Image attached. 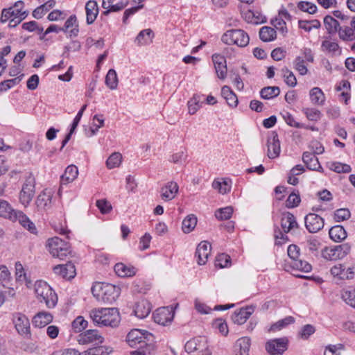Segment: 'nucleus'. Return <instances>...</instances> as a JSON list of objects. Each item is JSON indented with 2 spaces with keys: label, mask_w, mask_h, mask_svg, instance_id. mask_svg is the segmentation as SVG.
<instances>
[{
  "label": "nucleus",
  "mask_w": 355,
  "mask_h": 355,
  "mask_svg": "<svg viewBox=\"0 0 355 355\" xmlns=\"http://www.w3.org/2000/svg\"><path fill=\"white\" fill-rule=\"evenodd\" d=\"M148 336L150 337L152 335L147 331L135 329L128 334L126 340L130 347H139V355H150L151 351H153V347L146 343Z\"/></svg>",
  "instance_id": "f257e3e1"
},
{
  "label": "nucleus",
  "mask_w": 355,
  "mask_h": 355,
  "mask_svg": "<svg viewBox=\"0 0 355 355\" xmlns=\"http://www.w3.org/2000/svg\"><path fill=\"white\" fill-rule=\"evenodd\" d=\"M35 293L38 301L44 302L49 309L54 308L58 303L57 294L46 282L37 281L35 284Z\"/></svg>",
  "instance_id": "f03ea898"
},
{
  "label": "nucleus",
  "mask_w": 355,
  "mask_h": 355,
  "mask_svg": "<svg viewBox=\"0 0 355 355\" xmlns=\"http://www.w3.org/2000/svg\"><path fill=\"white\" fill-rule=\"evenodd\" d=\"M221 41L227 45H236L239 47H245L250 42L248 34L242 29H230L225 31Z\"/></svg>",
  "instance_id": "7ed1b4c3"
},
{
  "label": "nucleus",
  "mask_w": 355,
  "mask_h": 355,
  "mask_svg": "<svg viewBox=\"0 0 355 355\" xmlns=\"http://www.w3.org/2000/svg\"><path fill=\"white\" fill-rule=\"evenodd\" d=\"M47 247L50 254L60 259H64L71 252L68 243L57 236L48 240Z\"/></svg>",
  "instance_id": "20e7f679"
},
{
  "label": "nucleus",
  "mask_w": 355,
  "mask_h": 355,
  "mask_svg": "<svg viewBox=\"0 0 355 355\" xmlns=\"http://www.w3.org/2000/svg\"><path fill=\"white\" fill-rule=\"evenodd\" d=\"M184 348L187 355H211L207 339L204 337L187 341Z\"/></svg>",
  "instance_id": "39448f33"
},
{
  "label": "nucleus",
  "mask_w": 355,
  "mask_h": 355,
  "mask_svg": "<svg viewBox=\"0 0 355 355\" xmlns=\"http://www.w3.org/2000/svg\"><path fill=\"white\" fill-rule=\"evenodd\" d=\"M12 322L17 333L26 339H31V324L28 318L21 313L13 315Z\"/></svg>",
  "instance_id": "423d86ee"
},
{
  "label": "nucleus",
  "mask_w": 355,
  "mask_h": 355,
  "mask_svg": "<svg viewBox=\"0 0 355 355\" xmlns=\"http://www.w3.org/2000/svg\"><path fill=\"white\" fill-rule=\"evenodd\" d=\"M35 193V180L32 177L26 179L19 192V202L26 207L32 201Z\"/></svg>",
  "instance_id": "0eeeda50"
},
{
  "label": "nucleus",
  "mask_w": 355,
  "mask_h": 355,
  "mask_svg": "<svg viewBox=\"0 0 355 355\" xmlns=\"http://www.w3.org/2000/svg\"><path fill=\"white\" fill-rule=\"evenodd\" d=\"M94 297L105 304L109 303L111 299V285L105 282H96L92 287Z\"/></svg>",
  "instance_id": "6e6552de"
},
{
  "label": "nucleus",
  "mask_w": 355,
  "mask_h": 355,
  "mask_svg": "<svg viewBox=\"0 0 355 355\" xmlns=\"http://www.w3.org/2000/svg\"><path fill=\"white\" fill-rule=\"evenodd\" d=\"M77 340L80 345H92L94 346L101 345L103 341V337L96 329H89L80 333Z\"/></svg>",
  "instance_id": "1a4fd4ad"
},
{
  "label": "nucleus",
  "mask_w": 355,
  "mask_h": 355,
  "mask_svg": "<svg viewBox=\"0 0 355 355\" xmlns=\"http://www.w3.org/2000/svg\"><path fill=\"white\" fill-rule=\"evenodd\" d=\"M287 338H275L268 340L266 344V349L270 355H282L288 348Z\"/></svg>",
  "instance_id": "9d476101"
},
{
  "label": "nucleus",
  "mask_w": 355,
  "mask_h": 355,
  "mask_svg": "<svg viewBox=\"0 0 355 355\" xmlns=\"http://www.w3.org/2000/svg\"><path fill=\"white\" fill-rule=\"evenodd\" d=\"M173 318L174 311L170 307L159 308L153 313L154 321L163 326L170 324Z\"/></svg>",
  "instance_id": "9b49d317"
},
{
  "label": "nucleus",
  "mask_w": 355,
  "mask_h": 355,
  "mask_svg": "<svg viewBox=\"0 0 355 355\" xmlns=\"http://www.w3.org/2000/svg\"><path fill=\"white\" fill-rule=\"evenodd\" d=\"M305 226L311 233H316L324 227V219L320 216L310 213L304 218Z\"/></svg>",
  "instance_id": "f8f14e48"
},
{
  "label": "nucleus",
  "mask_w": 355,
  "mask_h": 355,
  "mask_svg": "<svg viewBox=\"0 0 355 355\" xmlns=\"http://www.w3.org/2000/svg\"><path fill=\"white\" fill-rule=\"evenodd\" d=\"M267 156L270 159L279 157L281 148L278 135L275 132H272L267 139Z\"/></svg>",
  "instance_id": "ddd939ff"
},
{
  "label": "nucleus",
  "mask_w": 355,
  "mask_h": 355,
  "mask_svg": "<svg viewBox=\"0 0 355 355\" xmlns=\"http://www.w3.org/2000/svg\"><path fill=\"white\" fill-rule=\"evenodd\" d=\"M345 255V252L343 250V246L341 245L326 247L322 250V257L329 261L340 259Z\"/></svg>",
  "instance_id": "4468645a"
},
{
  "label": "nucleus",
  "mask_w": 355,
  "mask_h": 355,
  "mask_svg": "<svg viewBox=\"0 0 355 355\" xmlns=\"http://www.w3.org/2000/svg\"><path fill=\"white\" fill-rule=\"evenodd\" d=\"M53 271L56 275L65 279H72L76 276L75 265L68 261L66 264H58L53 268Z\"/></svg>",
  "instance_id": "2eb2a0df"
},
{
  "label": "nucleus",
  "mask_w": 355,
  "mask_h": 355,
  "mask_svg": "<svg viewBox=\"0 0 355 355\" xmlns=\"http://www.w3.org/2000/svg\"><path fill=\"white\" fill-rule=\"evenodd\" d=\"M351 266L345 267L343 264H337L333 266L330 272L331 275L340 280L353 279Z\"/></svg>",
  "instance_id": "dca6fc26"
},
{
  "label": "nucleus",
  "mask_w": 355,
  "mask_h": 355,
  "mask_svg": "<svg viewBox=\"0 0 355 355\" xmlns=\"http://www.w3.org/2000/svg\"><path fill=\"white\" fill-rule=\"evenodd\" d=\"M111 310L110 308H101L97 310H93L91 312V318L94 322L102 326H111V319L110 315L102 314V311H108Z\"/></svg>",
  "instance_id": "f3484780"
},
{
  "label": "nucleus",
  "mask_w": 355,
  "mask_h": 355,
  "mask_svg": "<svg viewBox=\"0 0 355 355\" xmlns=\"http://www.w3.org/2000/svg\"><path fill=\"white\" fill-rule=\"evenodd\" d=\"M211 252V245L206 241H201L196 248V256L198 257V263L204 265L207 261Z\"/></svg>",
  "instance_id": "a211bd4d"
},
{
  "label": "nucleus",
  "mask_w": 355,
  "mask_h": 355,
  "mask_svg": "<svg viewBox=\"0 0 355 355\" xmlns=\"http://www.w3.org/2000/svg\"><path fill=\"white\" fill-rule=\"evenodd\" d=\"M16 218L12 222L18 221L19 224L28 230L31 233L37 234V228L35 224L29 219V218L21 211L17 210L15 215Z\"/></svg>",
  "instance_id": "6ab92c4d"
},
{
  "label": "nucleus",
  "mask_w": 355,
  "mask_h": 355,
  "mask_svg": "<svg viewBox=\"0 0 355 355\" xmlns=\"http://www.w3.org/2000/svg\"><path fill=\"white\" fill-rule=\"evenodd\" d=\"M179 187L175 182H168L161 189V197L166 201L173 200L178 192Z\"/></svg>",
  "instance_id": "aec40b11"
},
{
  "label": "nucleus",
  "mask_w": 355,
  "mask_h": 355,
  "mask_svg": "<svg viewBox=\"0 0 355 355\" xmlns=\"http://www.w3.org/2000/svg\"><path fill=\"white\" fill-rule=\"evenodd\" d=\"M253 312L254 308L252 306L241 308L239 311H234L232 316V319L234 323L242 324L247 321Z\"/></svg>",
  "instance_id": "412c9836"
},
{
  "label": "nucleus",
  "mask_w": 355,
  "mask_h": 355,
  "mask_svg": "<svg viewBox=\"0 0 355 355\" xmlns=\"http://www.w3.org/2000/svg\"><path fill=\"white\" fill-rule=\"evenodd\" d=\"M62 32L69 33L70 37H76L79 33L78 24L76 15H71L65 21L63 27L60 28Z\"/></svg>",
  "instance_id": "4be33fe9"
},
{
  "label": "nucleus",
  "mask_w": 355,
  "mask_h": 355,
  "mask_svg": "<svg viewBox=\"0 0 355 355\" xmlns=\"http://www.w3.org/2000/svg\"><path fill=\"white\" fill-rule=\"evenodd\" d=\"M53 318V315L50 313L41 311L33 318L32 322L34 327L42 328L51 323Z\"/></svg>",
  "instance_id": "5701e85b"
},
{
  "label": "nucleus",
  "mask_w": 355,
  "mask_h": 355,
  "mask_svg": "<svg viewBox=\"0 0 355 355\" xmlns=\"http://www.w3.org/2000/svg\"><path fill=\"white\" fill-rule=\"evenodd\" d=\"M281 225L285 233L299 227L295 217L290 212H286L283 215L281 219Z\"/></svg>",
  "instance_id": "b1692460"
},
{
  "label": "nucleus",
  "mask_w": 355,
  "mask_h": 355,
  "mask_svg": "<svg viewBox=\"0 0 355 355\" xmlns=\"http://www.w3.org/2000/svg\"><path fill=\"white\" fill-rule=\"evenodd\" d=\"M151 311V305L146 300H141L135 304L134 312L137 317L143 319L147 317Z\"/></svg>",
  "instance_id": "393cba45"
},
{
  "label": "nucleus",
  "mask_w": 355,
  "mask_h": 355,
  "mask_svg": "<svg viewBox=\"0 0 355 355\" xmlns=\"http://www.w3.org/2000/svg\"><path fill=\"white\" fill-rule=\"evenodd\" d=\"M250 341V338L246 336L238 339L234 345L235 355H249Z\"/></svg>",
  "instance_id": "a878e982"
},
{
  "label": "nucleus",
  "mask_w": 355,
  "mask_h": 355,
  "mask_svg": "<svg viewBox=\"0 0 355 355\" xmlns=\"http://www.w3.org/2000/svg\"><path fill=\"white\" fill-rule=\"evenodd\" d=\"M114 271L120 277H133L137 273V268L132 266H126L123 263H118L114 266Z\"/></svg>",
  "instance_id": "bb28decb"
},
{
  "label": "nucleus",
  "mask_w": 355,
  "mask_h": 355,
  "mask_svg": "<svg viewBox=\"0 0 355 355\" xmlns=\"http://www.w3.org/2000/svg\"><path fill=\"white\" fill-rule=\"evenodd\" d=\"M52 195L47 189L42 191L37 197L35 204L39 209L46 210L51 207Z\"/></svg>",
  "instance_id": "cd10ccee"
},
{
  "label": "nucleus",
  "mask_w": 355,
  "mask_h": 355,
  "mask_svg": "<svg viewBox=\"0 0 355 355\" xmlns=\"http://www.w3.org/2000/svg\"><path fill=\"white\" fill-rule=\"evenodd\" d=\"M17 210L14 209L11 205L3 199H0V216L8 219L9 220H13L16 218L15 215Z\"/></svg>",
  "instance_id": "c85d7f7f"
},
{
  "label": "nucleus",
  "mask_w": 355,
  "mask_h": 355,
  "mask_svg": "<svg viewBox=\"0 0 355 355\" xmlns=\"http://www.w3.org/2000/svg\"><path fill=\"white\" fill-rule=\"evenodd\" d=\"M302 160L309 170L318 171L322 169L317 157L311 153H304Z\"/></svg>",
  "instance_id": "c756f323"
},
{
  "label": "nucleus",
  "mask_w": 355,
  "mask_h": 355,
  "mask_svg": "<svg viewBox=\"0 0 355 355\" xmlns=\"http://www.w3.org/2000/svg\"><path fill=\"white\" fill-rule=\"evenodd\" d=\"M85 10L87 15V23L88 24H92L95 21L98 13L97 3L94 0H89L85 5Z\"/></svg>",
  "instance_id": "7c9ffc66"
},
{
  "label": "nucleus",
  "mask_w": 355,
  "mask_h": 355,
  "mask_svg": "<svg viewBox=\"0 0 355 355\" xmlns=\"http://www.w3.org/2000/svg\"><path fill=\"white\" fill-rule=\"evenodd\" d=\"M310 100L313 105H323L325 102V96L322 90L318 87L312 88L309 92Z\"/></svg>",
  "instance_id": "2f4dec72"
},
{
  "label": "nucleus",
  "mask_w": 355,
  "mask_h": 355,
  "mask_svg": "<svg viewBox=\"0 0 355 355\" xmlns=\"http://www.w3.org/2000/svg\"><path fill=\"white\" fill-rule=\"evenodd\" d=\"M78 175V168L75 165L68 166L64 173L61 176V183L68 184L73 181Z\"/></svg>",
  "instance_id": "473e14b6"
},
{
  "label": "nucleus",
  "mask_w": 355,
  "mask_h": 355,
  "mask_svg": "<svg viewBox=\"0 0 355 355\" xmlns=\"http://www.w3.org/2000/svg\"><path fill=\"white\" fill-rule=\"evenodd\" d=\"M329 234L330 238L336 242H340L347 237V232L341 225L332 227L329 231Z\"/></svg>",
  "instance_id": "72a5a7b5"
},
{
  "label": "nucleus",
  "mask_w": 355,
  "mask_h": 355,
  "mask_svg": "<svg viewBox=\"0 0 355 355\" xmlns=\"http://www.w3.org/2000/svg\"><path fill=\"white\" fill-rule=\"evenodd\" d=\"M221 94L230 106L234 107L237 106L239 103L238 98L230 87L223 86L221 89Z\"/></svg>",
  "instance_id": "f704fd0d"
},
{
  "label": "nucleus",
  "mask_w": 355,
  "mask_h": 355,
  "mask_svg": "<svg viewBox=\"0 0 355 355\" xmlns=\"http://www.w3.org/2000/svg\"><path fill=\"white\" fill-rule=\"evenodd\" d=\"M339 38L343 41H353L355 40V31L351 26H340L338 31Z\"/></svg>",
  "instance_id": "c9c22d12"
},
{
  "label": "nucleus",
  "mask_w": 355,
  "mask_h": 355,
  "mask_svg": "<svg viewBox=\"0 0 355 355\" xmlns=\"http://www.w3.org/2000/svg\"><path fill=\"white\" fill-rule=\"evenodd\" d=\"M295 321V318L293 316H287L284 319L279 320L275 323L272 324L268 331L270 332H276L280 331L281 329L286 327L288 325L294 323Z\"/></svg>",
  "instance_id": "e433bc0d"
},
{
  "label": "nucleus",
  "mask_w": 355,
  "mask_h": 355,
  "mask_svg": "<svg viewBox=\"0 0 355 355\" xmlns=\"http://www.w3.org/2000/svg\"><path fill=\"white\" fill-rule=\"evenodd\" d=\"M277 37L276 31L269 26H263L259 31V37L263 42H271Z\"/></svg>",
  "instance_id": "4c0bfd02"
},
{
  "label": "nucleus",
  "mask_w": 355,
  "mask_h": 355,
  "mask_svg": "<svg viewBox=\"0 0 355 355\" xmlns=\"http://www.w3.org/2000/svg\"><path fill=\"white\" fill-rule=\"evenodd\" d=\"M197 221V217L195 215H188L182 221V231L186 234L190 233L196 226Z\"/></svg>",
  "instance_id": "58836bf2"
},
{
  "label": "nucleus",
  "mask_w": 355,
  "mask_h": 355,
  "mask_svg": "<svg viewBox=\"0 0 355 355\" xmlns=\"http://www.w3.org/2000/svg\"><path fill=\"white\" fill-rule=\"evenodd\" d=\"M55 4V1L50 0L44 4L35 8L33 12V16L35 19H41Z\"/></svg>",
  "instance_id": "ea45409f"
},
{
  "label": "nucleus",
  "mask_w": 355,
  "mask_h": 355,
  "mask_svg": "<svg viewBox=\"0 0 355 355\" xmlns=\"http://www.w3.org/2000/svg\"><path fill=\"white\" fill-rule=\"evenodd\" d=\"M154 37L153 32L151 29L147 28L141 31L136 37V42L139 45H144L152 42Z\"/></svg>",
  "instance_id": "a19ab883"
},
{
  "label": "nucleus",
  "mask_w": 355,
  "mask_h": 355,
  "mask_svg": "<svg viewBox=\"0 0 355 355\" xmlns=\"http://www.w3.org/2000/svg\"><path fill=\"white\" fill-rule=\"evenodd\" d=\"M279 93L280 89L278 87L276 86L266 87L263 88L260 92L261 96L265 99H270L276 97L279 94Z\"/></svg>",
  "instance_id": "79ce46f5"
},
{
  "label": "nucleus",
  "mask_w": 355,
  "mask_h": 355,
  "mask_svg": "<svg viewBox=\"0 0 355 355\" xmlns=\"http://www.w3.org/2000/svg\"><path fill=\"white\" fill-rule=\"evenodd\" d=\"M299 27L306 32H310L313 28L318 29L321 26L320 21L317 19L307 21L299 20Z\"/></svg>",
  "instance_id": "37998d69"
},
{
  "label": "nucleus",
  "mask_w": 355,
  "mask_h": 355,
  "mask_svg": "<svg viewBox=\"0 0 355 355\" xmlns=\"http://www.w3.org/2000/svg\"><path fill=\"white\" fill-rule=\"evenodd\" d=\"M324 24L329 33L338 32L340 27L338 21L329 15L324 18Z\"/></svg>",
  "instance_id": "c03bdc74"
},
{
  "label": "nucleus",
  "mask_w": 355,
  "mask_h": 355,
  "mask_svg": "<svg viewBox=\"0 0 355 355\" xmlns=\"http://www.w3.org/2000/svg\"><path fill=\"white\" fill-rule=\"evenodd\" d=\"M342 299L349 305L355 308V288H351L342 291Z\"/></svg>",
  "instance_id": "a18cd8bd"
},
{
  "label": "nucleus",
  "mask_w": 355,
  "mask_h": 355,
  "mask_svg": "<svg viewBox=\"0 0 355 355\" xmlns=\"http://www.w3.org/2000/svg\"><path fill=\"white\" fill-rule=\"evenodd\" d=\"M109 354L110 352L107 347L98 345H96V347L89 348L83 353V355H108Z\"/></svg>",
  "instance_id": "49530a36"
},
{
  "label": "nucleus",
  "mask_w": 355,
  "mask_h": 355,
  "mask_svg": "<svg viewBox=\"0 0 355 355\" xmlns=\"http://www.w3.org/2000/svg\"><path fill=\"white\" fill-rule=\"evenodd\" d=\"M87 321L83 316H78L71 324L74 332L79 333L83 331L87 327Z\"/></svg>",
  "instance_id": "de8ad7c7"
},
{
  "label": "nucleus",
  "mask_w": 355,
  "mask_h": 355,
  "mask_svg": "<svg viewBox=\"0 0 355 355\" xmlns=\"http://www.w3.org/2000/svg\"><path fill=\"white\" fill-rule=\"evenodd\" d=\"M321 49L322 51L335 53L339 50V45L336 42H333L330 40H325L322 42Z\"/></svg>",
  "instance_id": "09e8293b"
},
{
  "label": "nucleus",
  "mask_w": 355,
  "mask_h": 355,
  "mask_svg": "<svg viewBox=\"0 0 355 355\" xmlns=\"http://www.w3.org/2000/svg\"><path fill=\"white\" fill-rule=\"evenodd\" d=\"M271 24L283 35H286V34L288 33L286 24L284 19L282 17H276L275 19L271 20Z\"/></svg>",
  "instance_id": "8fccbe9b"
},
{
  "label": "nucleus",
  "mask_w": 355,
  "mask_h": 355,
  "mask_svg": "<svg viewBox=\"0 0 355 355\" xmlns=\"http://www.w3.org/2000/svg\"><path fill=\"white\" fill-rule=\"evenodd\" d=\"M212 187L214 189L218 190V192L222 194L227 193L231 188L228 182L225 180H222V181L214 180L212 183Z\"/></svg>",
  "instance_id": "3c124183"
},
{
  "label": "nucleus",
  "mask_w": 355,
  "mask_h": 355,
  "mask_svg": "<svg viewBox=\"0 0 355 355\" xmlns=\"http://www.w3.org/2000/svg\"><path fill=\"white\" fill-rule=\"evenodd\" d=\"M233 213V208L230 206L218 209L215 216L218 220H227L231 218Z\"/></svg>",
  "instance_id": "603ef678"
},
{
  "label": "nucleus",
  "mask_w": 355,
  "mask_h": 355,
  "mask_svg": "<svg viewBox=\"0 0 355 355\" xmlns=\"http://www.w3.org/2000/svg\"><path fill=\"white\" fill-rule=\"evenodd\" d=\"M230 257L226 254H220L216 258L215 266L220 268H227L230 266Z\"/></svg>",
  "instance_id": "864d4df0"
},
{
  "label": "nucleus",
  "mask_w": 355,
  "mask_h": 355,
  "mask_svg": "<svg viewBox=\"0 0 355 355\" xmlns=\"http://www.w3.org/2000/svg\"><path fill=\"white\" fill-rule=\"evenodd\" d=\"M282 73L285 79L286 83L290 87H295L297 84V80L295 75L288 68L282 69Z\"/></svg>",
  "instance_id": "5fc2aeb1"
},
{
  "label": "nucleus",
  "mask_w": 355,
  "mask_h": 355,
  "mask_svg": "<svg viewBox=\"0 0 355 355\" xmlns=\"http://www.w3.org/2000/svg\"><path fill=\"white\" fill-rule=\"evenodd\" d=\"M292 265L294 268L305 272H310L312 269L311 265L310 263H309L307 261L299 259L294 261Z\"/></svg>",
  "instance_id": "6e6d98bb"
},
{
  "label": "nucleus",
  "mask_w": 355,
  "mask_h": 355,
  "mask_svg": "<svg viewBox=\"0 0 355 355\" xmlns=\"http://www.w3.org/2000/svg\"><path fill=\"white\" fill-rule=\"evenodd\" d=\"M297 8L302 11L306 12L309 14H313L317 10L316 5L308 1L300 2L297 5Z\"/></svg>",
  "instance_id": "4d7b16f0"
},
{
  "label": "nucleus",
  "mask_w": 355,
  "mask_h": 355,
  "mask_svg": "<svg viewBox=\"0 0 355 355\" xmlns=\"http://www.w3.org/2000/svg\"><path fill=\"white\" fill-rule=\"evenodd\" d=\"M304 112L306 118L310 121H317L321 117V112L315 108H306Z\"/></svg>",
  "instance_id": "13d9d810"
},
{
  "label": "nucleus",
  "mask_w": 355,
  "mask_h": 355,
  "mask_svg": "<svg viewBox=\"0 0 355 355\" xmlns=\"http://www.w3.org/2000/svg\"><path fill=\"white\" fill-rule=\"evenodd\" d=\"M350 211L347 209H339L334 213V219L336 222L347 220L350 218Z\"/></svg>",
  "instance_id": "bf43d9fd"
},
{
  "label": "nucleus",
  "mask_w": 355,
  "mask_h": 355,
  "mask_svg": "<svg viewBox=\"0 0 355 355\" xmlns=\"http://www.w3.org/2000/svg\"><path fill=\"white\" fill-rule=\"evenodd\" d=\"M330 168L336 173H349L351 171V167L348 164L340 162H334L331 164Z\"/></svg>",
  "instance_id": "052dcab7"
},
{
  "label": "nucleus",
  "mask_w": 355,
  "mask_h": 355,
  "mask_svg": "<svg viewBox=\"0 0 355 355\" xmlns=\"http://www.w3.org/2000/svg\"><path fill=\"white\" fill-rule=\"evenodd\" d=\"M344 349L342 344L330 345L326 347L324 355H340V351Z\"/></svg>",
  "instance_id": "680f3d73"
},
{
  "label": "nucleus",
  "mask_w": 355,
  "mask_h": 355,
  "mask_svg": "<svg viewBox=\"0 0 355 355\" xmlns=\"http://www.w3.org/2000/svg\"><path fill=\"white\" fill-rule=\"evenodd\" d=\"M295 69L299 71L300 74L305 75L308 70L304 64V60L302 57H297L294 61Z\"/></svg>",
  "instance_id": "e2e57ef3"
},
{
  "label": "nucleus",
  "mask_w": 355,
  "mask_h": 355,
  "mask_svg": "<svg viewBox=\"0 0 355 355\" xmlns=\"http://www.w3.org/2000/svg\"><path fill=\"white\" fill-rule=\"evenodd\" d=\"M300 202V197L298 194L292 193L288 197L286 201V206L288 208H293L297 207Z\"/></svg>",
  "instance_id": "0e129e2a"
},
{
  "label": "nucleus",
  "mask_w": 355,
  "mask_h": 355,
  "mask_svg": "<svg viewBox=\"0 0 355 355\" xmlns=\"http://www.w3.org/2000/svg\"><path fill=\"white\" fill-rule=\"evenodd\" d=\"M15 275L16 280L19 282L26 281V275L24 272V269L21 263L17 262L15 263Z\"/></svg>",
  "instance_id": "69168bd1"
},
{
  "label": "nucleus",
  "mask_w": 355,
  "mask_h": 355,
  "mask_svg": "<svg viewBox=\"0 0 355 355\" xmlns=\"http://www.w3.org/2000/svg\"><path fill=\"white\" fill-rule=\"evenodd\" d=\"M96 205L103 214H107L111 210V205L105 199L98 200Z\"/></svg>",
  "instance_id": "338daca9"
},
{
  "label": "nucleus",
  "mask_w": 355,
  "mask_h": 355,
  "mask_svg": "<svg viewBox=\"0 0 355 355\" xmlns=\"http://www.w3.org/2000/svg\"><path fill=\"white\" fill-rule=\"evenodd\" d=\"M315 331V327L313 325L306 324L302 328L299 334L302 339H307Z\"/></svg>",
  "instance_id": "774afa93"
}]
</instances>
